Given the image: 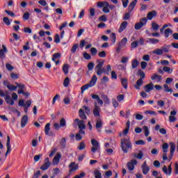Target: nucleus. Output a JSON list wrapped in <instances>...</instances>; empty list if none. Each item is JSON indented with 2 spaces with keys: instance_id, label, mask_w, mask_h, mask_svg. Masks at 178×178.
Segmentation results:
<instances>
[{
  "instance_id": "1",
  "label": "nucleus",
  "mask_w": 178,
  "mask_h": 178,
  "mask_svg": "<svg viewBox=\"0 0 178 178\" xmlns=\"http://www.w3.org/2000/svg\"><path fill=\"white\" fill-rule=\"evenodd\" d=\"M5 93L6 94V97H4V99L8 105H15V101H17L19 99V96L16 92H13L11 94V97L10 95H8L9 94L8 91H6Z\"/></svg>"
},
{
  "instance_id": "2",
  "label": "nucleus",
  "mask_w": 178,
  "mask_h": 178,
  "mask_svg": "<svg viewBox=\"0 0 178 178\" xmlns=\"http://www.w3.org/2000/svg\"><path fill=\"white\" fill-rule=\"evenodd\" d=\"M132 147L130 138H124L121 140V148L124 154H127L129 150L131 149Z\"/></svg>"
},
{
  "instance_id": "3",
  "label": "nucleus",
  "mask_w": 178,
  "mask_h": 178,
  "mask_svg": "<svg viewBox=\"0 0 178 178\" xmlns=\"http://www.w3.org/2000/svg\"><path fill=\"white\" fill-rule=\"evenodd\" d=\"M104 63H105V61L104 60H102V61L97 60V65L95 67V70L97 72V76H101V74H102V73L105 72V69H102Z\"/></svg>"
},
{
  "instance_id": "4",
  "label": "nucleus",
  "mask_w": 178,
  "mask_h": 178,
  "mask_svg": "<svg viewBox=\"0 0 178 178\" xmlns=\"http://www.w3.org/2000/svg\"><path fill=\"white\" fill-rule=\"evenodd\" d=\"M147 22H148V19L146 17L140 19V22L135 24V30H140L142 27H144L147 24Z\"/></svg>"
},
{
  "instance_id": "5",
  "label": "nucleus",
  "mask_w": 178,
  "mask_h": 178,
  "mask_svg": "<svg viewBox=\"0 0 178 178\" xmlns=\"http://www.w3.org/2000/svg\"><path fill=\"white\" fill-rule=\"evenodd\" d=\"M91 144L92 145V147L91 148V152L93 154H95V152H97V151H99L101 147H99V143H98V141L97 140L92 139Z\"/></svg>"
},
{
  "instance_id": "6",
  "label": "nucleus",
  "mask_w": 178,
  "mask_h": 178,
  "mask_svg": "<svg viewBox=\"0 0 178 178\" xmlns=\"http://www.w3.org/2000/svg\"><path fill=\"white\" fill-rule=\"evenodd\" d=\"M177 115V108H174L170 113V116L168 117L170 123H175L177 118H176V115Z\"/></svg>"
},
{
  "instance_id": "7",
  "label": "nucleus",
  "mask_w": 178,
  "mask_h": 178,
  "mask_svg": "<svg viewBox=\"0 0 178 178\" xmlns=\"http://www.w3.org/2000/svg\"><path fill=\"white\" fill-rule=\"evenodd\" d=\"M51 165H52V163L49 161V158L47 157L44 159V163L40 167V169L41 170H48V168L51 167Z\"/></svg>"
},
{
  "instance_id": "8",
  "label": "nucleus",
  "mask_w": 178,
  "mask_h": 178,
  "mask_svg": "<svg viewBox=\"0 0 178 178\" xmlns=\"http://www.w3.org/2000/svg\"><path fill=\"white\" fill-rule=\"evenodd\" d=\"M101 108L95 103V107L93 108V115L95 118H101Z\"/></svg>"
},
{
  "instance_id": "9",
  "label": "nucleus",
  "mask_w": 178,
  "mask_h": 178,
  "mask_svg": "<svg viewBox=\"0 0 178 178\" xmlns=\"http://www.w3.org/2000/svg\"><path fill=\"white\" fill-rule=\"evenodd\" d=\"M60 158H62V154H60L59 152L56 153L52 161V164L54 166H57L59 165V161H60Z\"/></svg>"
},
{
  "instance_id": "10",
  "label": "nucleus",
  "mask_w": 178,
  "mask_h": 178,
  "mask_svg": "<svg viewBox=\"0 0 178 178\" xmlns=\"http://www.w3.org/2000/svg\"><path fill=\"white\" fill-rule=\"evenodd\" d=\"M170 145V161L173 158L175 151H176V145L173 142L169 143Z\"/></svg>"
},
{
  "instance_id": "11",
  "label": "nucleus",
  "mask_w": 178,
  "mask_h": 178,
  "mask_svg": "<svg viewBox=\"0 0 178 178\" xmlns=\"http://www.w3.org/2000/svg\"><path fill=\"white\" fill-rule=\"evenodd\" d=\"M141 169L143 175H148L149 173V166L147 165V161H145L142 165H141Z\"/></svg>"
},
{
  "instance_id": "12",
  "label": "nucleus",
  "mask_w": 178,
  "mask_h": 178,
  "mask_svg": "<svg viewBox=\"0 0 178 178\" xmlns=\"http://www.w3.org/2000/svg\"><path fill=\"white\" fill-rule=\"evenodd\" d=\"M74 122L77 123L78 127L80 130H84L86 129V122H84V120H80L76 118L74 120Z\"/></svg>"
},
{
  "instance_id": "13",
  "label": "nucleus",
  "mask_w": 178,
  "mask_h": 178,
  "mask_svg": "<svg viewBox=\"0 0 178 178\" xmlns=\"http://www.w3.org/2000/svg\"><path fill=\"white\" fill-rule=\"evenodd\" d=\"M162 170L165 175L167 176H170V175H172V164H170L168 168L166 167V165H164L162 168Z\"/></svg>"
},
{
  "instance_id": "14",
  "label": "nucleus",
  "mask_w": 178,
  "mask_h": 178,
  "mask_svg": "<svg viewBox=\"0 0 178 178\" xmlns=\"http://www.w3.org/2000/svg\"><path fill=\"white\" fill-rule=\"evenodd\" d=\"M138 162L136 159H132L130 162L127 163V168L129 170H134V166L137 165Z\"/></svg>"
},
{
  "instance_id": "15",
  "label": "nucleus",
  "mask_w": 178,
  "mask_h": 178,
  "mask_svg": "<svg viewBox=\"0 0 178 178\" xmlns=\"http://www.w3.org/2000/svg\"><path fill=\"white\" fill-rule=\"evenodd\" d=\"M102 120L101 118H97L96 120V125L95 127L99 133H101V129H102Z\"/></svg>"
},
{
  "instance_id": "16",
  "label": "nucleus",
  "mask_w": 178,
  "mask_h": 178,
  "mask_svg": "<svg viewBox=\"0 0 178 178\" xmlns=\"http://www.w3.org/2000/svg\"><path fill=\"white\" fill-rule=\"evenodd\" d=\"M6 147L7 151L6 152V156H7L8 154L12 151V147L10 146V137L9 136H7Z\"/></svg>"
},
{
  "instance_id": "17",
  "label": "nucleus",
  "mask_w": 178,
  "mask_h": 178,
  "mask_svg": "<svg viewBox=\"0 0 178 178\" xmlns=\"http://www.w3.org/2000/svg\"><path fill=\"white\" fill-rule=\"evenodd\" d=\"M70 168V173H72V172H75V170H77L79 169V165L76 164L75 162H72L69 165Z\"/></svg>"
},
{
  "instance_id": "18",
  "label": "nucleus",
  "mask_w": 178,
  "mask_h": 178,
  "mask_svg": "<svg viewBox=\"0 0 178 178\" xmlns=\"http://www.w3.org/2000/svg\"><path fill=\"white\" fill-rule=\"evenodd\" d=\"M128 25L129 23L127 21L122 22L120 26V29H118V33H122V31H124Z\"/></svg>"
},
{
  "instance_id": "19",
  "label": "nucleus",
  "mask_w": 178,
  "mask_h": 178,
  "mask_svg": "<svg viewBox=\"0 0 178 178\" xmlns=\"http://www.w3.org/2000/svg\"><path fill=\"white\" fill-rule=\"evenodd\" d=\"M29 123V116L25 115L22 117L21 120V127H26V124Z\"/></svg>"
},
{
  "instance_id": "20",
  "label": "nucleus",
  "mask_w": 178,
  "mask_h": 178,
  "mask_svg": "<svg viewBox=\"0 0 178 178\" xmlns=\"http://www.w3.org/2000/svg\"><path fill=\"white\" fill-rule=\"evenodd\" d=\"M156 15H158V13L156 11H150L147 13V19H148V20H151L152 19H154V17H156Z\"/></svg>"
},
{
  "instance_id": "21",
  "label": "nucleus",
  "mask_w": 178,
  "mask_h": 178,
  "mask_svg": "<svg viewBox=\"0 0 178 178\" xmlns=\"http://www.w3.org/2000/svg\"><path fill=\"white\" fill-rule=\"evenodd\" d=\"M136 5H137V0H134L133 1H131L128 7V11L129 13L133 12V10L134 9V8H136Z\"/></svg>"
},
{
  "instance_id": "22",
  "label": "nucleus",
  "mask_w": 178,
  "mask_h": 178,
  "mask_svg": "<svg viewBox=\"0 0 178 178\" xmlns=\"http://www.w3.org/2000/svg\"><path fill=\"white\" fill-rule=\"evenodd\" d=\"M3 49H0V58L3 59L5 58V54L8 52V49L5 45H2Z\"/></svg>"
},
{
  "instance_id": "23",
  "label": "nucleus",
  "mask_w": 178,
  "mask_h": 178,
  "mask_svg": "<svg viewBox=\"0 0 178 178\" xmlns=\"http://www.w3.org/2000/svg\"><path fill=\"white\" fill-rule=\"evenodd\" d=\"M91 97L92 98V99H97L98 104H99V105H104V102L102 101V99H101V98H99V96L98 95H91Z\"/></svg>"
},
{
  "instance_id": "24",
  "label": "nucleus",
  "mask_w": 178,
  "mask_h": 178,
  "mask_svg": "<svg viewBox=\"0 0 178 178\" xmlns=\"http://www.w3.org/2000/svg\"><path fill=\"white\" fill-rule=\"evenodd\" d=\"M91 97L92 98V99H97L98 104H99V105H104V102L102 101V99H101V98H99V96L98 95H91Z\"/></svg>"
},
{
  "instance_id": "25",
  "label": "nucleus",
  "mask_w": 178,
  "mask_h": 178,
  "mask_svg": "<svg viewBox=\"0 0 178 178\" xmlns=\"http://www.w3.org/2000/svg\"><path fill=\"white\" fill-rule=\"evenodd\" d=\"M152 90H154V83H150L145 86V92H149V91H152Z\"/></svg>"
},
{
  "instance_id": "26",
  "label": "nucleus",
  "mask_w": 178,
  "mask_h": 178,
  "mask_svg": "<svg viewBox=\"0 0 178 178\" xmlns=\"http://www.w3.org/2000/svg\"><path fill=\"white\" fill-rule=\"evenodd\" d=\"M50 130H51V124L48 123L44 127V133L46 136H52V134L49 133Z\"/></svg>"
},
{
  "instance_id": "27",
  "label": "nucleus",
  "mask_w": 178,
  "mask_h": 178,
  "mask_svg": "<svg viewBox=\"0 0 178 178\" xmlns=\"http://www.w3.org/2000/svg\"><path fill=\"white\" fill-rule=\"evenodd\" d=\"M98 80V78L97 77V75H93L89 84L90 85V87H94V85L97 83V81Z\"/></svg>"
},
{
  "instance_id": "28",
  "label": "nucleus",
  "mask_w": 178,
  "mask_h": 178,
  "mask_svg": "<svg viewBox=\"0 0 178 178\" xmlns=\"http://www.w3.org/2000/svg\"><path fill=\"white\" fill-rule=\"evenodd\" d=\"M126 44H127V38H124L119 43L120 48H124V47H126Z\"/></svg>"
},
{
  "instance_id": "29",
  "label": "nucleus",
  "mask_w": 178,
  "mask_h": 178,
  "mask_svg": "<svg viewBox=\"0 0 178 178\" xmlns=\"http://www.w3.org/2000/svg\"><path fill=\"white\" fill-rule=\"evenodd\" d=\"M143 83H144V81H143L142 79H139L136 81V84L135 85L136 90H140V87H141V86H143Z\"/></svg>"
},
{
  "instance_id": "30",
  "label": "nucleus",
  "mask_w": 178,
  "mask_h": 178,
  "mask_svg": "<svg viewBox=\"0 0 178 178\" xmlns=\"http://www.w3.org/2000/svg\"><path fill=\"white\" fill-rule=\"evenodd\" d=\"M152 80H157L158 83H160V81H162V76L160 75H158L157 74H154V75L151 77Z\"/></svg>"
},
{
  "instance_id": "31",
  "label": "nucleus",
  "mask_w": 178,
  "mask_h": 178,
  "mask_svg": "<svg viewBox=\"0 0 178 178\" xmlns=\"http://www.w3.org/2000/svg\"><path fill=\"white\" fill-rule=\"evenodd\" d=\"M133 156L134 158H136L137 159H143V157L144 156V153L143 152V151H139L138 154L134 153Z\"/></svg>"
},
{
  "instance_id": "32",
  "label": "nucleus",
  "mask_w": 178,
  "mask_h": 178,
  "mask_svg": "<svg viewBox=\"0 0 178 178\" xmlns=\"http://www.w3.org/2000/svg\"><path fill=\"white\" fill-rule=\"evenodd\" d=\"M170 34H173V31H172L170 28L166 29L164 31V36L165 37V38H168Z\"/></svg>"
},
{
  "instance_id": "33",
  "label": "nucleus",
  "mask_w": 178,
  "mask_h": 178,
  "mask_svg": "<svg viewBox=\"0 0 178 178\" xmlns=\"http://www.w3.org/2000/svg\"><path fill=\"white\" fill-rule=\"evenodd\" d=\"M131 66L132 69H137V67H138V60H137V58L132 60Z\"/></svg>"
},
{
  "instance_id": "34",
  "label": "nucleus",
  "mask_w": 178,
  "mask_h": 178,
  "mask_svg": "<svg viewBox=\"0 0 178 178\" xmlns=\"http://www.w3.org/2000/svg\"><path fill=\"white\" fill-rule=\"evenodd\" d=\"M154 55H158L159 56L163 55L162 49H156L152 51Z\"/></svg>"
},
{
  "instance_id": "35",
  "label": "nucleus",
  "mask_w": 178,
  "mask_h": 178,
  "mask_svg": "<svg viewBox=\"0 0 178 178\" xmlns=\"http://www.w3.org/2000/svg\"><path fill=\"white\" fill-rule=\"evenodd\" d=\"M62 173V171H60V169L59 168H55L52 170V174L54 176H58V175H60Z\"/></svg>"
},
{
  "instance_id": "36",
  "label": "nucleus",
  "mask_w": 178,
  "mask_h": 178,
  "mask_svg": "<svg viewBox=\"0 0 178 178\" xmlns=\"http://www.w3.org/2000/svg\"><path fill=\"white\" fill-rule=\"evenodd\" d=\"M79 118H81L82 120H86V119H87V115H86L84 111L81 108L79 110Z\"/></svg>"
},
{
  "instance_id": "37",
  "label": "nucleus",
  "mask_w": 178,
  "mask_h": 178,
  "mask_svg": "<svg viewBox=\"0 0 178 178\" xmlns=\"http://www.w3.org/2000/svg\"><path fill=\"white\" fill-rule=\"evenodd\" d=\"M162 149L163 154H168V149H169V144L165 143L162 145Z\"/></svg>"
},
{
  "instance_id": "38",
  "label": "nucleus",
  "mask_w": 178,
  "mask_h": 178,
  "mask_svg": "<svg viewBox=\"0 0 178 178\" xmlns=\"http://www.w3.org/2000/svg\"><path fill=\"white\" fill-rule=\"evenodd\" d=\"M7 88L8 91H16V90H17V86L10 83L7 86Z\"/></svg>"
},
{
  "instance_id": "39",
  "label": "nucleus",
  "mask_w": 178,
  "mask_h": 178,
  "mask_svg": "<svg viewBox=\"0 0 178 178\" xmlns=\"http://www.w3.org/2000/svg\"><path fill=\"white\" fill-rule=\"evenodd\" d=\"M93 173L95 178H102V173L99 170H95Z\"/></svg>"
},
{
  "instance_id": "40",
  "label": "nucleus",
  "mask_w": 178,
  "mask_h": 178,
  "mask_svg": "<svg viewBox=\"0 0 178 178\" xmlns=\"http://www.w3.org/2000/svg\"><path fill=\"white\" fill-rule=\"evenodd\" d=\"M163 88H164L165 92H170V94H172V92H173V89L170 88L169 86H168V84H164Z\"/></svg>"
},
{
  "instance_id": "41",
  "label": "nucleus",
  "mask_w": 178,
  "mask_h": 178,
  "mask_svg": "<svg viewBox=\"0 0 178 178\" xmlns=\"http://www.w3.org/2000/svg\"><path fill=\"white\" fill-rule=\"evenodd\" d=\"M163 72H165V73H168V74H171V73L173 72V70L170 68V67H163Z\"/></svg>"
},
{
  "instance_id": "42",
  "label": "nucleus",
  "mask_w": 178,
  "mask_h": 178,
  "mask_svg": "<svg viewBox=\"0 0 178 178\" xmlns=\"http://www.w3.org/2000/svg\"><path fill=\"white\" fill-rule=\"evenodd\" d=\"M60 56H61L60 53H55L53 55L51 60H53V62H56V59H59V58H60Z\"/></svg>"
},
{
  "instance_id": "43",
  "label": "nucleus",
  "mask_w": 178,
  "mask_h": 178,
  "mask_svg": "<svg viewBox=\"0 0 178 178\" xmlns=\"http://www.w3.org/2000/svg\"><path fill=\"white\" fill-rule=\"evenodd\" d=\"M90 87H92L90 83L88 84H86L83 85L81 88V92H84L86 91V90H88V88H90Z\"/></svg>"
},
{
  "instance_id": "44",
  "label": "nucleus",
  "mask_w": 178,
  "mask_h": 178,
  "mask_svg": "<svg viewBox=\"0 0 178 178\" xmlns=\"http://www.w3.org/2000/svg\"><path fill=\"white\" fill-rule=\"evenodd\" d=\"M152 29H153L154 31H158L159 30V25L156 24V22H152Z\"/></svg>"
},
{
  "instance_id": "45",
  "label": "nucleus",
  "mask_w": 178,
  "mask_h": 178,
  "mask_svg": "<svg viewBox=\"0 0 178 178\" xmlns=\"http://www.w3.org/2000/svg\"><path fill=\"white\" fill-rule=\"evenodd\" d=\"M169 48H170V46L169 45H164L161 47V50L163 51V52H165V54H168V52H169Z\"/></svg>"
},
{
  "instance_id": "46",
  "label": "nucleus",
  "mask_w": 178,
  "mask_h": 178,
  "mask_svg": "<svg viewBox=\"0 0 178 178\" xmlns=\"http://www.w3.org/2000/svg\"><path fill=\"white\" fill-rule=\"evenodd\" d=\"M143 129L144 130L145 137H148L149 136V129H148V127L143 126Z\"/></svg>"
},
{
  "instance_id": "47",
  "label": "nucleus",
  "mask_w": 178,
  "mask_h": 178,
  "mask_svg": "<svg viewBox=\"0 0 178 178\" xmlns=\"http://www.w3.org/2000/svg\"><path fill=\"white\" fill-rule=\"evenodd\" d=\"M70 84V79L69 77H66L63 82V86L64 87H69V85Z\"/></svg>"
},
{
  "instance_id": "48",
  "label": "nucleus",
  "mask_w": 178,
  "mask_h": 178,
  "mask_svg": "<svg viewBox=\"0 0 178 178\" xmlns=\"http://www.w3.org/2000/svg\"><path fill=\"white\" fill-rule=\"evenodd\" d=\"M138 76H140V79H141L142 80H143V79H145V73H144V71L139 70L138 72Z\"/></svg>"
},
{
  "instance_id": "49",
  "label": "nucleus",
  "mask_w": 178,
  "mask_h": 178,
  "mask_svg": "<svg viewBox=\"0 0 178 178\" xmlns=\"http://www.w3.org/2000/svg\"><path fill=\"white\" fill-rule=\"evenodd\" d=\"M110 38H111V41H112V43H113V44H115V42H116V33H112L110 35Z\"/></svg>"
},
{
  "instance_id": "50",
  "label": "nucleus",
  "mask_w": 178,
  "mask_h": 178,
  "mask_svg": "<svg viewBox=\"0 0 178 178\" xmlns=\"http://www.w3.org/2000/svg\"><path fill=\"white\" fill-rule=\"evenodd\" d=\"M63 72H64L65 74H67V73H69V65L65 64L63 65Z\"/></svg>"
},
{
  "instance_id": "51",
  "label": "nucleus",
  "mask_w": 178,
  "mask_h": 178,
  "mask_svg": "<svg viewBox=\"0 0 178 178\" xmlns=\"http://www.w3.org/2000/svg\"><path fill=\"white\" fill-rule=\"evenodd\" d=\"M102 99H104V102H105V104H109V102H111V100L109 99L108 96H106L105 95H102Z\"/></svg>"
},
{
  "instance_id": "52",
  "label": "nucleus",
  "mask_w": 178,
  "mask_h": 178,
  "mask_svg": "<svg viewBox=\"0 0 178 178\" xmlns=\"http://www.w3.org/2000/svg\"><path fill=\"white\" fill-rule=\"evenodd\" d=\"M90 53L92 54V56H95V55H97V54L98 53V50H97V48L95 47H92L90 49Z\"/></svg>"
},
{
  "instance_id": "53",
  "label": "nucleus",
  "mask_w": 178,
  "mask_h": 178,
  "mask_svg": "<svg viewBox=\"0 0 178 178\" xmlns=\"http://www.w3.org/2000/svg\"><path fill=\"white\" fill-rule=\"evenodd\" d=\"M15 85H17V88H19V90H24L26 88V86H24L23 83H18L17 82H15Z\"/></svg>"
},
{
  "instance_id": "54",
  "label": "nucleus",
  "mask_w": 178,
  "mask_h": 178,
  "mask_svg": "<svg viewBox=\"0 0 178 178\" xmlns=\"http://www.w3.org/2000/svg\"><path fill=\"white\" fill-rule=\"evenodd\" d=\"M10 77H11V79H13V80H17V79H19V74L13 72L10 74Z\"/></svg>"
},
{
  "instance_id": "55",
  "label": "nucleus",
  "mask_w": 178,
  "mask_h": 178,
  "mask_svg": "<svg viewBox=\"0 0 178 178\" xmlns=\"http://www.w3.org/2000/svg\"><path fill=\"white\" fill-rule=\"evenodd\" d=\"M60 145L62 148H65L66 147V139L65 138H62L60 141Z\"/></svg>"
},
{
  "instance_id": "56",
  "label": "nucleus",
  "mask_w": 178,
  "mask_h": 178,
  "mask_svg": "<svg viewBox=\"0 0 178 178\" xmlns=\"http://www.w3.org/2000/svg\"><path fill=\"white\" fill-rule=\"evenodd\" d=\"M3 22L5 23V24H6V26H10V21L8 17H4L3 18Z\"/></svg>"
},
{
  "instance_id": "57",
  "label": "nucleus",
  "mask_w": 178,
  "mask_h": 178,
  "mask_svg": "<svg viewBox=\"0 0 178 178\" xmlns=\"http://www.w3.org/2000/svg\"><path fill=\"white\" fill-rule=\"evenodd\" d=\"M121 83L124 88H127V79H122Z\"/></svg>"
},
{
  "instance_id": "58",
  "label": "nucleus",
  "mask_w": 178,
  "mask_h": 178,
  "mask_svg": "<svg viewBox=\"0 0 178 178\" xmlns=\"http://www.w3.org/2000/svg\"><path fill=\"white\" fill-rule=\"evenodd\" d=\"M23 19L24 20H29V19H30V13L29 12L24 13L23 15Z\"/></svg>"
},
{
  "instance_id": "59",
  "label": "nucleus",
  "mask_w": 178,
  "mask_h": 178,
  "mask_svg": "<svg viewBox=\"0 0 178 178\" xmlns=\"http://www.w3.org/2000/svg\"><path fill=\"white\" fill-rule=\"evenodd\" d=\"M149 41L151 44H158L159 42V40L156 38H149Z\"/></svg>"
},
{
  "instance_id": "60",
  "label": "nucleus",
  "mask_w": 178,
  "mask_h": 178,
  "mask_svg": "<svg viewBox=\"0 0 178 178\" xmlns=\"http://www.w3.org/2000/svg\"><path fill=\"white\" fill-rule=\"evenodd\" d=\"M6 67L7 70H8L9 72H10V71L13 70V69H15V67L9 63L6 64Z\"/></svg>"
},
{
  "instance_id": "61",
  "label": "nucleus",
  "mask_w": 178,
  "mask_h": 178,
  "mask_svg": "<svg viewBox=\"0 0 178 178\" xmlns=\"http://www.w3.org/2000/svg\"><path fill=\"white\" fill-rule=\"evenodd\" d=\"M60 127H65V126H66V120H65V118H62L60 120Z\"/></svg>"
},
{
  "instance_id": "62",
  "label": "nucleus",
  "mask_w": 178,
  "mask_h": 178,
  "mask_svg": "<svg viewBox=\"0 0 178 178\" xmlns=\"http://www.w3.org/2000/svg\"><path fill=\"white\" fill-rule=\"evenodd\" d=\"M147 66H148V63L145 61H142L140 63V67L141 69H143L144 70V69H145L147 67Z\"/></svg>"
},
{
  "instance_id": "63",
  "label": "nucleus",
  "mask_w": 178,
  "mask_h": 178,
  "mask_svg": "<svg viewBox=\"0 0 178 178\" xmlns=\"http://www.w3.org/2000/svg\"><path fill=\"white\" fill-rule=\"evenodd\" d=\"M88 69L89 71L92 70V69H94V63L92 62L89 63L88 65Z\"/></svg>"
},
{
  "instance_id": "64",
  "label": "nucleus",
  "mask_w": 178,
  "mask_h": 178,
  "mask_svg": "<svg viewBox=\"0 0 178 178\" xmlns=\"http://www.w3.org/2000/svg\"><path fill=\"white\" fill-rule=\"evenodd\" d=\"M174 172H175V175H178V163H175Z\"/></svg>"
}]
</instances>
